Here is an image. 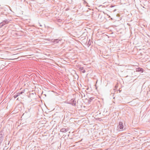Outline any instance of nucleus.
Here are the masks:
<instances>
[{"mask_svg": "<svg viewBox=\"0 0 150 150\" xmlns=\"http://www.w3.org/2000/svg\"><path fill=\"white\" fill-rule=\"evenodd\" d=\"M118 127L120 129L122 130H123V129H125L123 124L122 122H119Z\"/></svg>", "mask_w": 150, "mask_h": 150, "instance_id": "1", "label": "nucleus"}, {"mask_svg": "<svg viewBox=\"0 0 150 150\" xmlns=\"http://www.w3.org/2000/svg\"><path fill=\"white\" fill-rule=\"evenodd\" d=\"M136 71H141V72L142 73L144 71V70L142 68H139L136 69Z\"/></svg>", "mask_w": 150, "mask_h": 150, "instance_id": "2", "label": "nucleus"}, {"mask_svg": "<svg viewBox=\"0 0 150 150\" xmlns=\"http://www.w3.org/2000/svg\"><path fill=\"white\" fill-rule=\"evenodd\" d=\"M61 131L62 132H65L67 131V130L63 128L61 129Z\"/></svg>", "mask_w": 150, "mask_h": 150, "instance_id": "3", "label": "nucleus"}, {"mask_svg": "<svg viewBox=\"0 0 150 150\" xmlns=\"http://www.w3.org/2000/svg\"><path fill=\"white\" fill-rule=\"evenodd\" d=\"M85 72V71L84 70H83V71H82V72L83 73H84Z\"/></svg>", "mask_w": 150, "mask_h": 150, "instance_id": "4", "label": "nucleus"}, {"mask_svg": "<svg viewBox=\"0 0 150 150\" xmlns=\"http://www.w3.org/2000/svg\"><path fill=\"white\" fill-rule=\"evenodd\" d=\"M22 92L21 93V94H22Z\"/></svg>", "mask_w": 150, "mask_h": 150, "instance_id": "5", "label": "nucleus"}]
</instances>
